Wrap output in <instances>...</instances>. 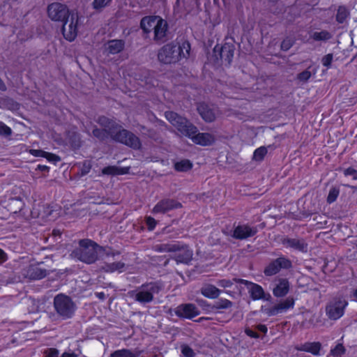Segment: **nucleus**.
Returning <instances> with one entry per match:
<instances>
[{"label":"nucleus","mask_w":357,"mask_h":357,"mask_svg":"<svg viewBox=\"0 0 357 357\" xmlns=\"http://www.w3.org/2000/svg\"><path fill=\"white\" fill-rule=\"evenodd\" d=\"M97 122L104 128L103 129L95 128L93 130V136L99 140L105 141L111 137L113 140L134 149H139L141 147L139 139L132 132L121 128V126L116 121L102 116L98 118Z\"/></svg>","instance_id":"f257e3e1"},{"label":"nucleus","mask_w":357,"mask_h":357,"mask_svg":"<svg viewBox=\"0 0 357 357\" xmlns=\"http://www.w3.org/2000/svg\"><path fill=\"white\" fill-rule=\"evenodd\" d=\"M167 119L183 135L190 138L192 141L201 146H209L215 142V137L210 133L199 132L197 128L187 119L173 112L165 113Z\"/></svg>","instance_id":"f03ea898"},{"label":"nucleus","mask_w":357,"mask_h":357,"mask_svg":"<svg viewBox=\"0 0 357 357\" xmlns=\"http://www.w3.org/2000/svg\"><path fill=\"white\" fill-rule=\"evenodd\" d=\"M190 45L188 41L181 44L172 42L165 45L158 52V60L165 64L173 63L190 55Z\"/></svg>","instance_id":"7ed1b4c3"},{"label":"nucleus","mask_w":357,"mask_h":357,"mask_svg":"<svg viewBox=\"0 0 357 357\" xmlns=\"http://www.w3.org/2000/svg\"><path fill=\"white\" fill-rule=\"evenodd\" d=\"M105 251V249L90 239H82L79 241V246L71 253L73 258L87 264L95 263L98 259V252Z\"/></svg>","instance_id":"20e7f679"},{"label":"nucleus","mask_w":357,"mask_h":357,"mask_svg":"<svg viewBox=\"0 0 357 357\" xmlns=\"http://www.w3.org/2000/svg\"><path fill=\"white\" fill-rule=\"evenodd\" d=\"M162 286L158 282H151L142 284L136 290L131 291L130 296L142 305L151 303L154 295L159 294Z\"/></svg>","instance_id":"39448f33"},{"label":"nucleus","mask_w":357,"mask_h":357,"mask_svg":"<svg viewBox=\"0 0 357 357\" xmlns=\"http://www.w3.org/2000/svg\"><path fill=\"white\" fill-rule=\"evenodd\" d=\"M54 308L59 317L66 320L74 316L77 307L70 296L59 294L54 298Z\"/></svg>","instance_id":"423d86ee"},{"label":"nucleus","mask_w":357,"mask_h":357,"mask_svg":"<svg viewBox=\"0 0 357 357\" xmlns=\"http://www.w3.org/2000/svg\"><path fill=\"white\" fill-rule=\"evenodd\" d=\"M82 18V17L79 16L77 12L72 11L69 17L63 22L62 33L67 40L73 41L77 37Z\"/></svg>","instance_id":"0eeeda50"},{"label":"nucleus","mask_w":357,"mask_h":357,"mask_svg":"<svg viewBox=\"0 0 357 357\" xmlns=\"http://www.w3.org/2000/svg\"><path fill=\"white\" fill-rule=\"evenodd\" d=\"M347 305V301L344 299H333L327 304L326 314L330 319L337 320L344 315Z\"/></svg>","instance_id":"6e6552de"},{"label":"nucleus","mask_w":357,"mask_h":357,"mask_svg":"<svg viewBox=\"0 0 357 357\" xmlns=\"http://www.w3.org/2000/svg\"><path fill=\"white\" fill-rule=\"evenodd\" d=\"M234 280L236 283L243 284L247 287L250 296L254 301H269L271 298V294H266L263 288L258 284L250 282L244 279H234Z\"/></svg>","instance_id":"1a4fd4ad"},{"label":"nucleus","mask_w":357,"mask_h":357,"mask_svg":"<svg viewBox=\"0 0 357 357\" xmlns=\"http://www.w3.org/2000/svg\"><path fill=\"white\" fill-rule=\"evenodd\" d=\"M49 17L56 22H64L71 14L68 8L61 3L55 2L50 4L47 7Z\"/></svg>","instance_id":"9d476101"},{"label":"nucleus","mask_w":357,"mask_h":357,"mask_svg":"<svg viewBox=\"0 0 357 357\" xmlns=\"http://www.w3.org/2000/svg\"><path fill=\"white\" fill-rule=\"evenodd\" d=\"M163 246L165 247L164 250L175 252L174 258L178 264H188L192 259V251L187 246L182 247L181 249H178L176 245H164Z\"/></svg>","instance_id":"9b49d317"},{"label":"nucleus","mask_w":357,"mask_h":357,"mask_svg":"<svg viewBox=\"0 0 357 357\" xmlns=\"http://www.w3.org/2000/svg\"><path fill=\"white\" fill-rule=\"evenodd\" d=\"M258 230L256 227H251L248 224L238 225L234 227L227 235L237 240L247 239L254 236Z\"/></svg>","instance_id":"f8f14e48"},{"label":"nucleus","mask_w":357,"mask_h":357,"mask_svg":"<svg viewBox=\"0 0 357 357\" xmlns=\"http://www.w3.org/2000/svg\"><path fill=\"white\" fill-rule=\"evenodd\" d=\"M291 267V261L284 257H280L269 263L264 273L266 276H272L279 273L282 268L288 269Z\"/></svg>","instance_id":"ddd939ff"},{"label":"nucleus","mask_w":357,"mask_h":357,"mask_svg":"<svg viewBox=\"0 0 357 357\" xmlns=\"http://www.w3.org/2000/svg\"><path fill=\"white\" fill-rule=\"evenodd\" d=\"M234 50L235 46L231 43H225L220 47L218 45L214 47L215 54H216L217 52L219 54L220 59L225 65H230L234 57Z\"/></svg>","instance_id":"4468645a"},{"label":"nucleus","mask_w":357,"mask_h":357,"mask_svg":"<svg viewBox=\"0 0 357 357\" xmlns=\"http://www.w3.org/2000/svg\"><path fill=\"white\" fill-rule=\"evenodd\" d=\"M182 206L181 204L173 199H163L159 201L153 207L152 213H165L169 211L179 208Z\"/></svg>","instance_id":"2eb2a0df"},{"label":"nucleus","mask_w":357,"mask_h":357,"mask_svg":"<svg viewBox=\"0 0 357 357\" xmlns=\"http://www.w3.org/2000/svg\"><path fill=\"white\" fill-rule=\"evenodd\" d=\"M174 313L178 317L191 319L199 314V310L194 304L185 303L178 305Z\"/></svg>","instance_id":"dca6fc26"},{"label":"nucleus","mask_w":357,"mask_h":357,"mask_svg":"<svg viewBox=\"0 0 357 357\" xmlns=\"http://www.w3.org/2000/svg\"><path fill=\"white\" fill-rule=\"evenodd\" d=\"M106 256L108 258V261H105L104 265L102 266V269L106 273H114L117 271L122 273L125 270L126 264L122 261L110 262L109 258L110 257H114L116 255H119V252H107Z\"/></svg>","instance_id":"f3484780"},{"label":"nucleus","mask_w":357,"mask_h":357,"mask_svg":"<svg viewBox=\"0 0 357 357\" xmlns=\"http://www.w3.org/2000/svg\"><path fill=\"white\" fill-rule=\"evenodd\" d=\"M282 244L287 248H291L301 252H307L308 250V245L303 238H286L282 241Z\"/></svg>","instance_id":"a211bd4d"},{"label":"nucleus","mask_w":357,"mask_h":357,"mask_svg":"<svg viewBox=\"0 0 357 357\" xmlns=\"http://www.w3.org/2000/svg\"><path fill=\"white\" fill-rule=\"evenodd\" d=\"M275 287L273 289V294L275 297H284L289 291V282L287 278H279L275 280Z\"/></svg>","instance_id":"6ab92c4d"},{"label":"nucleus","mask_w":357,"mask_h":357,"mask_svg":"<svg viewBox=\"0 0 357 357\" xmlns=\"http://www.w3.org/2000/svg\"><path fill=\"white\" fill-rule=\"evenodd\" d=\"M168 32V24L167 22L160 17L153 31L154 36L153 40L155 41H164L167 37Z\"/></svg>","instance_id":"aec40b11"},{"label":"nucleus","mask_w":357,"mask_h":357,"mask_svg":"<svg viewBox=\"0 0 357 357\" xmlns=\"http://www.w3.org/2000/svg\"><path fill=\"white\" fill-rule=\"evenodd\" d=\"M43 264V261L37 264H31L26 271V275L31 280H41L46 277L47 271L40 268L39 266Z\"/></svg>","instance_id":"412c9836"},{"label":"nucleus","mask_w":357,"mask_h":357,"mask_svg":"<svg viewBox=\"0 0 357 357\" xmlns=\"http://www.w3.org/2000/svg\"><path fill=\"white\" fill-rule=\"evenodd\" d=\"M160 16L149 15L142 17L140 22V27L146 33L153 32L156 22L158 21Z\"/></svg>","instance_id":"4be33fe9"},{"label":"nucleus","mask_w":357,"mask_h":357,"mask_svg":"<svg viewBox=\"0 0 357 357\" xmlns=\"http://www.w3.org/2000/svg\"><path fill=\"white\" fill-rule=\"evenodd\" d=\"M200 291L204 297L210 299L217 298L221 293V290L211 284H204Z\"/></svg>","instance_id":"5701e85b"},{"label":"nucleus","mask_w":357,"mask_h":357,"mask_svg":"<svg viewBox=\"0 0 357 357\" xmlns=\"http://www.w3.org/2000/svg\"><path fill=\"white\" fill-rule=\"evenodd\" d=\"M197 110L204 121L207 122H212L215 120V114L207 105L204 103L199 104L197 107Z\"/></svg>","instance_id":"b1692460"},{"label":"nucleus","mask_w":357,"mask_h":357,"mask_svg":"<svg viewBox=\"0 0 357 357\" xmlns=\"http://www.w3.org/2000/svg\"><path fill=\"white\" fill-rule=\"evenodd\" d=\"M107 50L109 54H116L121 52L125 46L123 40H111L108 41Z\"/></svg>","instance_id":"393cba45"},{"label":"nucleus","mask_w":357,"mask_h":357,"mask_svg":"<svg viewBox=\"0 0 357 357\" xmlns=\"http://www.w3.org/2000/svg\"><path fill=\"white\" fill-rule=\"evenodd\" d=\"M321 345L318 342H306L301 345L300 350L311 353L314 356L320 355Z\"/></svg>","instance_id":"a878e982"},{"label":"nucleus","mask_w":357,"mask_h":357,"mask_svg":"<svg viewBox=\"0 0 357 357\" xmlns=\"http://www.w3.org/2000/svg\"><path fill=\"white\" fill-rule=\"evenodd\" d=\"M295 301L293 298H287L285 300L280 302L275 305L278 314H282L286 312L289 309H292L294 307Z\"/></svg>","instance_id":"bb28decb"},{"label":"nucleus","mask_w":357,"mask_h":357,"mask_svg":"<svg viewBox=\"0 0 357 357\" xmlns=\"http://www.w3.org/2000/svg\"><path fill=\"white\" fill-rule=\"evenodd\" d=\"M140 351H132L128 349H121L114 351L110 357H139Z\"/></svg>","instance_id":"cd10ccee"},{"label":"nucleus","mask_w":357,"mask_h":357,"mask_svg":"<svg viewBox=\"0 0 357 357\" xmlns=\"http://www.w3.org/2000/svg\"><path fill=\"white\" fill-rule=\"evenodd\" d=\"M332 34L326 31L322 30L321 31H314L310 35V38L314 41L326 42L332 38Z\"/></svg>","instance_id":"c85d7f7f"},{"label":"nucleus","mask_w":357,"mask_h":357,"mask_svg":"<svg viewBox=\"0 0 357 357\" xmlns=\"http://www.w3.org/2000/svg\"><path fill=\"white\" fill-rule=\"evenodd\" d=\"M192 167V163L188 159H183L174 163V169L177 172H187L191 169Z\"/></svg>","instance_id":"c756f323"},{"label":"nucleus","mask_w":357,"mask_h":357,"mask_svg":"<svg viewBox=\"0 0 357 357\" xmlns=\"http://www.w3.org/2000/svg\"><path fill=\"white\" fill-rule=\"evenodd\" d=\"M233 303L228 299L220 298L215 302L213 309L215 310H224L228 309L232 306Z\"/></svg>","instance_id":"7c9ffc66"},{"label":"nucleus","mask_w":357,"mask_h":357,"mask_svg":"<svg viewBox=\"0 0 357 357\" xmlns=\"http://www.w3.org/2000/svg\"><path fill=\"white\" fill-rule=\"evenodd\" d=\"M268 153V150L265 146H260L253 153V160L256 161H261Z\"/></svg>","instance_id":"2f4dec72"},{"label":"nucleus","mask_w":357,"mask_h":357,"mask_svg":"<svg viewBox=\"0 0 357 357\" xmlns=\"http://www.w3.org/2000/svg\"><path fill=\"white\" fill-rule=\"evenodd\" d=\"M349 16V12L344 6H340L337 9L336 15V20L339 23H343L347 17Z\"/></svg>","instance_id":"473e14b6"},{"label":"nucleus","mask_w":357,"mask_h":357,"mask_svg":"<svg viewBox=\"0 0 357 357\" xmlns=\"http://www.w3.org/2000/svg\"><path fill=\"white\" fill-rule=\"evenodd\" d=\"M340 195V188L338 187H332L328 192L326 201L328 204L335 202Z\"/></svg>","instance_id":"72a5a7b5"},{"label":"nucleus","mask_w":357,"mask_h":357,"mask_svg":"<svg viewBox=\"0 0 357 357\" xmlns=\"http://www.w3.org/2000/svg\"><path fill=\"white\" fill-rule=\"evenodd\" d=\"M112 0H93L92 3L93 8L96 10H100L107 6Z\"/></svg>","instance_id":"f704fd0d"},{"label":"nucleus","mask_w":357,"mask_h":357,"mask_svg":"<svg viewBox=\"0 0 357 357\" xmlns=\"http://www.w3.org/2000/svg\"><path fill=\"white\" fill-rule=\"evenodd\" d=\"M345 353V348L342 344H337L331 350L330 354L333 357H341Z\"/></svg>","instance_id":"c9c22d12"},{"label":"nucleus","mask_w":357,"mask_h":357,"mask_svg":"<svg viewBox=\"0 0 357 357\" xmlns=\"http://www.w3.org/2000/svg\"><path fill=\"white\" fill-rule=\"evenodd\" d=\"M175 6L183 8L187 13H190L193 8V6L189 3L187 0H176Z\"/></svg>","instance_id":"e433bc0d"},{"label":"nucleus","mask_w":357,"mask_h":357,"mask_svg":"<svg viewBox=\"0 0 357 357\" xmlns=\"http://www.w3.org/2000/svg\"><path fill=\"white\" fill-rule=\"evenodd\" d=\"M102 174L105 175H117L120 174V170L115 166L105 167L102 169Z\"/></svg>","instance_id":"4c0bfd02"},{"label":"nucleus","mask_w":357,"mask_h":357,"mask_svg":"<svg viewBox=\"0 0 357 357\" xmlns=\"http://www.w3.org/2000/svg\"><path fill=\"white\" fill-rule=\"evenodd\" d=\"M261 310L264 314L268 317L275 316L278 314L275 305H273L272 307H268L266 305L261 306Z\"/></svg>","instance_id":"58836bf2"},{"label":"nucleus","mask_w":357,"mask_h":357,"mask_svg":"<svg viewBox=\"0 0 357 357\" xmlns=\"http://www.w3.org/2000/svg\"><path fill=\"white\" fill-rule=\"evenodd\" d=\"M11 128L6 126L3 122L0 121V135L4 137H9L11 135Z\"/></svg>","instance_id":"ea45409f"},{"label":"nucleus","mask_w":357,"mask_h":357,"mask_svg":"<svg viewBox=\"0 0 357 357\" xmlns=\"http://www.w3.org/2000/svg\"><path fill=\"white\" fill-rule=\"evenodd\" d=\"M294 43V40L287 37L282 40L281 43V49L283 51H287L293 46Z\"/></svg>","instance_id":"a19ab883"},{"label":"nucleus","mask_w":357,"mask_h":357,"mask_svg":"<svg viewBox=\"0 0 357 357\" xmlns=\"http://www.w3.org/2000/svg\"><path fill=\"white\" fill-rule=\"evenodd\" d=\"M181 353L185 357H195V355L193 349L186 344L181 346Z\"/></svg>","instance_id":"79ce46f5"},{"label":"nucleus","mask_w":357,"mask_h":357,"mask_svg":"<svg viewBox=\"0 0 357 357\" xmlns=\"http://www.w3.org/2000/svg\"><path fill=\"white\" fill-rule=\"evenodd\" d=\"M235 278H234L233 280H228V279H222V280H220L217 282V284L220 287H222V288H228V287H231L233 284H234V282H236V281L234 280Z\"/></svg>","instance_id":"37998d69"},{"label":"nucleus","mask_w":357,"mask_h":357,"mask_svg":"<svg viewBox=\"0 0 357 357\" xmlns=\"http://www.w3.org/2000/svg\"><path fill=\"white\" fill-rule=\"evenodd\" d=\"M311 72L307 69L298 74L297 78L301 82H307L311 77Z\"/></svg>","instance_id":"c03bdc74"},{"label":"nucleus","mask_w":357,"mask_h":357,"mask_svg":"<svg viewBox=\"0 0 357 357\" xmlns=\"http://www.w3.org/2000/svg\"><path fill=\"white\" fill-rule=\"evenodd\" d=\"M333 59V54H328L325 55L321 59V63H322L323 66L326 67L327 68H329L331 66Z\"/></svg>","instance_id":"a18cd8bd"},{"label":"nucleus","mask_w":357,"mask_h":357,"mask_svg":"<svg viewBox=\"0 0 357 357\" xmlns=\"http://www.w3.org/2000/svg\"><path fill=\"white\" fill-rule=\"evenodd\" d=\"M145 222L149 231H153L155 228L157 222L153 218L148 216L146 218Z\"/></svg>","instance_id":"49530a36"},{"label":"nucleus","mask_w":357,"mask_h":357,"mask_svg":"<svg viewBox=\"0 0 357 357\" xmlns=\"http://www.w3.org/2000/svg\"><path fill=\"white\" fill-rule=\"evenodd\" d=\"M91 169V165L89 161H84L82 164V166L80 169L81 176L86 175Z\"/></svg>","instance_id":"de8ad7c7"},{"label":"nucleus","mask_w":357,"mask_h":357,"mask_svg":"<svg viewBox=\"0 0 357 357\" xmlns=\"http://www.w3.org/2000/svg\"><path fill=\"white\" fill-rule=\"evenodd\" d=\"M344 174L346 176H351L354 180H357V170L353 167H349L344 170Z\"/></svg>","instance_id":"09e8293b"},{"label":"nucleus","mask_w":357,"mask_h":357,"mask_svg":"<svg viewBox=\"0 0 357 357\" xmlns=\"http://www.w3.org/2000/svg\"><path fill=\"white\" fill-rule=\"evenodd\" d=\"M29 153L35 157H43V158H44L45 155L47 154V152L42 151V150H38V149H31L29 151Z\"/></svg>","instance_id":"8fccbe9b"},{"label":"nucleus","mask_w":357,"mask_h":357,"mask_svg":"<svg viewBox=\"0 0 357 357\" xmlns=\"http://www.w3.org/2000/svg\"><path fill=\"white\" fill-rule=\"evenodd\" d=\"M59 351L55 348L48 349L46 351L47 357H59Z\"/></svg>","instance_id":"3c124183"},{"label":"nucleus","mask_w":357,"mask_h":357,"mask_svg":"<svg viewBox=\"0 0 357 357\" xmlns=\"http://www.w3.org/2000/svg\"><path fill=\"white\" fill-rule=\"evenodd\" d=\"M44 158H46L49 161H59L60 158L59 156L54 153H47Z\"/></svg>","instance_id":"603ef678"},{"label":"nucleus","mask_w":357,"mask_h":357,"mask_svg":"<svg viewBox=\"0 0 357 357\" xmlns=\"http://www.w3.org/2000/svg\"><path fill=\"white\" fill-rule=\"evenodd\" d=\"M245 333L251 337H254V338H257L259 337V335L257 334V333L253 331L252 330L250 329V328H246L245 329Z\"/></svg>","instance_id":"864d4df0"},{"label":"nucleus","mask_w":357,"mask_h":357,"mask_svg":"<svg viewBox=\"0 0 357 357\" xmlns=\"http://www.w3.org/2000/svg\"><path fill=\"white\" fill-rule=\"evenodd\" d=\"M8 259L6 253L0 248V264L5 262Z\"/></svg>","instance_id":"5fc2aeb1"},{"label":"nucleus","mask_w":357,"mask_h":357,"mask_svg":"<svg viewBox=\"0 0 357 357\" xmlns=\"http://www.w3.org/2000/svg\"><path fill=\"white\" fill-rule=\"evenodd\" d=\"M61 357H78V355L73 352L65 351L61 354Z\"/></svg>","instance_id":"6e6d98bb"},{"label":"nucleus","mask_w":357,"mask_h":357,"mask_svg":"<svg viewBox=\"0 0 357 357\" xmlns=\"http://www.w3.org/2000/svg\"><path fill=\"white\" fill-rule=\"evenodd\" d=\"M257 328L258 331L264 333H267V327L266 326L264 325V324H259L257 326Z\"/></svg>","instance_id":"4d7b16f0"},{"label":"nucleus","mask_w":357,"mask_h":357,"mask_svg":"<svg viewBox=\"0 0 357 357\" xmlns=\"http://www.w3.org/2000/svg\"><path fill=\"white\" fill-rule=\"evenodd\" d=\"M350 296L352 301H357V287L356 289L352 291Z\"/></svg>","instance_id":"13d9d810"},{"label":"nucleus","mask_w":357,"mask_h":357,"mask_svg":"<svg viewBox=\"0 0 357 357\" xmlns=\"http://www.w3.org/2000/svg\"><path fill=\"white\" fill-rule=\"evenodd\" d=\"M37 169L44 172V171H47L49 169V167L46 165H38L37 166Z\"/></svg>","instance_id":"bf43d9fd"},{"label":"nucleus","mask_w":357,"mask_h":357,"mask_svg":"<svg viewBox=\"0 0 357 357\" xmlns=\"http://www.w3.org/2000/svg\"><path fill=\"white\" fill-rule=\"evenodd\" d=\"M6 86L2 79L0 78V90L1 91H6Z\"/></svg>","instance_id":"052dcab7"},{"label":"nucleus","mask_w":357,"mask_h":357,"mask_svg":"<svg viewBox=\"0 0 357 357\" xmlns=\"http://www.w3.org/2000/svg\"><path fill=\"white\" fill-rule=\"evenodd\" d=\"M196 4L197 6H199L202 2H204L205 4L207 3H208L210 2V0H195Z\"/></svg>","instance_id":"680f3d73"},{"label":"nucleus","mask_w":357,"mask_h":357,"mask_svg":"<svg viewBox=\"0 0 357 357\" xmlns=\"http://www.w3.org/2000/svg\"><path fill=\"white\" fill-rule=\"evenodd\" d=\"M98 298L103 299L105 298V294L103 292H100L98 294Z\"/></svg>","instance_id":"e2e57ef3"},{"label":"nucleus","mask_w":357,"mask_h":357,"mask_svg":"<svg viewBox=\"0 0 357 357\" xmlns=\"http://www.w3.org/2000/svg\"><path fill=\"white\" fill-rule=\"evenodd\" d=\"M146 84H150L151 86H155V84L152 82V81H150V82H146Z\"/></svg>","instance_id":"0e129e2a"},{"label":"nucleus","mask_w":357,"mask_h":357,"mask_svg":"<svg viewBox=\"0 0 357 357\" xmlns=\"http://www.w3.org/2000/svg\"><path fill=\"white\" fill-rule=\"evenodd\" d=\"M313 213H314L313 212L307 213L306 214V217H310V216H311Z\"/></svg>","instance_id":"69168bd1"},{"label":"nucleus","mask_w":357,"mask_h":357,"mask_svg":"<svg viewBox=\"0 0 357 357\" xmlns=\"http://www.w3.org/2000/svg\"><path fill=\"white\" fill-rule=\"evenodd\" d=\"M77 351H79V354H81V353H82L81 349H77Z\"/></svg>","instance_id":"338daca9"}]
</instances>
